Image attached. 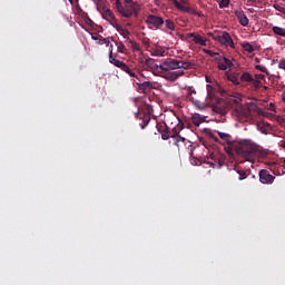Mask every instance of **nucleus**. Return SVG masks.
Wrapping results in <instances>:
<instances>
[{
  "label": "nucleus",
  "instance_id": "nucleus-1",
  "mask_svg": "<svg viewBox=\"0 0 285 285\" xmlns=\"http://www.w3.org/2000/svg\"><path fill=\"white\" fill-rule=\"evenodd\" d=\"M232 102L234 104V112L236 117H239L240 119H250L252 112H257L258 115H262V117H271L272 114L268 111L262 110L257 104L250 102L248 106L242 105V98H233Z\"/></svg>",
  "mask_w": 285,
  "mask_h": 285
},
{
  "label": "nucleus",
  "instance_id": "nucleus-2",
  "mask_svg": "<svg viewBox=\"0 0 285 285\" xmlns=\"http://www.w3.org/2000/svg\"><path fill=\"white\" fill-rule=\"evenodd\" d=\"M170 70H179V60L177 59L163 61L160 63L159 75H163L164 79H167V81H177V79L184 75V71L170 72Z\"/></svg>",
  "mask_w": 285,
  "mask_h": 285
},
{
  "label": "nucleus",
  "instance_id": "nucleus-3",
  "mask_svg": "<svg viewBox=\"0 0 285 285\" xmlns=\"http://www.w3.org/2000/svg\"><path fill=\"white\" fill-rule=\"evenodd\" d=\"M115 8L125 19H130V17L137 19L139 12H141V4H139V2L124 6L120 0H116Z\"/></svg>",
  "mask_w": 285,
  "mask_h": 285
},
{
  "label": "nucleus",
  "instance_id": "nucleus-4",
  "mask_svg": "<svg viewBox=\"0 0 285 285\" xmlns=\"http://www.w3.org/2000/svg\"><path fill=\"white\" fill-rule=\"evenodd\" d=\"M236 151L238 155H242L246 161H253L257 155V146L249 140H245L239 142L236 147Z\"/></svg>",
  "mask_w": 285,
  "mask_h": 285
},
{
  "label": "nucleus",
  "instance_id": "nucleus-5",
  "mask_svg": "<svg viewBox=\"0 0 285 285\" xmlns=\"http://www.w3.org/2000/svg\"><path fill=\"white\" fill-rule=\"evenodd\" d=\"M214 41H218L220 46H226L227 48H235V42H233V38L230 33L224 31L220 35L213 37Z\"/></svg>",
  "mask_w": 285,
  "mask_h": 285
},
{
  "label": "nucleus",
  "instance_id": "nucleus-6",
  "mask_svg": "<svg viewBox=\"0 0 285 285\" xmlns=\"http://www.w3.org/2000/svg\"><path fill=\"white\" fill-rule=\"evenodd\" d=\"M209 137H210V139H214V141H217L218 144H223V145L227 144L228 146H230V144H233V141L230 140V139H233L230 134L218 131V137H220L222 141L213 132H209Z\"/></svg>",
  "mask_w": 285,
  "mask_h": 285
},
{
  "label": "nucleus",
  "instance_id": "nucleus-7",
  "mask_svg": "<svg viewBox=\"0 0 285 285\" xmlns=\"http://www.w3.org/2000/svg\"><path fill=\"white\" fill-rule=\"evenodd\" d=\"M209 158L214 164L218 165V168H222L224 164H226V155L219 153V150H214L213 153L209 154Z\"/></svg>",
  "mask_w": 285,
  "mask_h": 285
},
{
  "label": "nucleus",
  "instance_id": "nucleus-8",
  "mask_svg": "<svg viewBox=\"0 0 285 285\" xmlns=\"http://www.w3.org/2000/svg\"><path fill=\"white\" fill-rule=\"evenodd\" d=\"M145 23H147L148 26H153L156 29H159L161 28V26H164L165 22L164 18L157 17L155 14H149L145 20Z\"/></svg>",
  "mask_w": 285,
  "mask_h": 285
},
{
  "label": "nucleus",
  "instance_id": "nucleus-9",
  "mask_svg": "<svg viewBox=\"0 0 285 285\" xmlns=\"http://www.w3.org/2000/svg\"><path fill=\"white\" fill-rule=\"evenodd\" d=\"M139 62L145 63V66H147V68H149V70H151L155 75H159L161 65H157V62H155V59L146 58L145 61L144 59H140Z\"/></svg>",
  "mask_w": 285,
  "mask_h": 285
},
{
  "label": "nucleus",
  "instance_id": "nucleus-10",
  "mask_svg": "<svg viewBox=\"0 0 285 285\" xmlns=\"http://www.w3.org/2000/svg\"><path fill=\"white\" fill-rule=\"evenodd\" d=\"M193 94L196 95L197 91H195V89H189V92L187 95V99H189V101H191L193 106H195V108L197 110H205L206 109V102H202L198 99H195V97H193Z\"/></svg>",
  "mask_w": 285,
  "mask_h": 285
},
{
  "label": "nucleus",
  "instance_id": "nucleus-11",
  "mask_svg": "<svg viewBox=\"0 0 285 285\" xmlns=\"http://www.w3.org/2000/svg\"><path fill=\"white\" fill-rule=\"evenodd\" d=\"M261 184H273L275 176L271 175L269 170L262 169L258 174Z\"/></svg>",
  "mask_w": 285,
  "mask_h": 285
},
{
  "label": "nucleus",
  "instance_id": "nucleus-12",
  "mask_svg": "<svg viewBox=\"0 0 285 285\" xmlns=\"http://www.w3.org/2000/svg\"><path fill=\"white\" fill-rule=\"evenodd\" d=\"M186 39H193V41H194V43H196V46L206 47V38L202 37L200 35H197L195 32L187 33Z\"/></svg>",
  "mask_w": 285,
  "mask_h": 285
},
{
  "label": "nucleus",
  "instance_id": "nucleus-13",
  "mask_svg": "<svg viewBox=\"0 0 285 285\" xmlns=\"http://www.w3.org/2000/svg\"><path fill=\"white\" fill-rule=\"evenodd\" d=\"M109 62L116 66V68H120V69L124 68L125 70L128 69V65H126V62L112 57V49H110Z\"/></svg>",
  "mask_w": 285,
  "mask_h": 285
},
{
  "label": "nucleus",
  "instance_id": "nucleus-14",
  "mask_svg": "<svg viewBox=\"0 0 285 285\" xmlns=\"http://www.w3.org/2000/svg\"><path fill=\"white\" fill-rule=\"evenodd\" d=\"M235 17L238 19L240 26H244V27L248 26L249 20H248V17H246V13H244V11L236 10Z\"/></svg>",
  "mask_w": 285,
  "mask_h": 285
},
{
  "label": "nucleus",
  "instance_id": "nucleus-15",
  "mask_svg": "<svg viewBox=\"0 0 285 285\" xmlns=\"http://www.w3.org/2000/svg\"><path fill=\"white\" fill-rule=\"evenodd\" d=\"M102 19H106V21H109V23L117 21L115 18V13L110 9H105V11L101 12Z\"/></svg>",
  "mask_w": 285,
  "mask_h": 285
},
{
  "label": "nucleus",
  "instance_id": "nucleus-16",
  "mask_svg": "<svg viewBox=\"0 0 285 285\" xmlns=\"http://www.w3.org/2000/svg\"><path fill=\"white\" fill-rule=\"evenodd\" d=\"M191 121H193L194 126L199 127V126H202V124H204V121H206V118L202 117V115H199V114H194L191 116Z\"/></svg>",
  "mask_w": 285,
  "mask_h": 285
},
{
  "label": "nucleus",
  "instance_id": "nucleus-17",
  "mask_svg": "<svg viewBox=\"0 0 285 285\" xmlns=\"http://www.w3.org/2000/svg\"><path fill=\"white\" fill-rule=\"evenodd\" d=\"M268 128H271V124L268 122H263L257 125V129L263 134V135H268Z\"/></svg>",
  "mask_w": 285,
  "mask_h": 285
},
{
  "label": "nucleus",
  "instance_id": "nucleus-18",
  "mask_svg": "<svg viewBox=\"0 0 285 285\" xmlns=\"http://www.w3.org/2000/svg\"><path fill=\"white\" fill-rule=\"evenodd\" d=\"M184 3H186V2L181 3V2H179L177 0H174V6H175V8H177V10H180L181 12H187L190 7H187Z\"/></svg>",
  "mask_w": 285,
  "mask_h": 285
},
{
  "label": "nucleus",
  "instance_id": "nucleus-19",
  "mask_svg": "<svg viewBox=\"0 0 285 285\" xmlns=\"http://www.w3.org/2000/svg\"><path fill=\"white\" fill-rule=\"evenodd\" d=\"M242 48L243 50H245V52H248L249 55H252V52H255V47L249 42L242 43Z\"/></svg>",
  "mask_w": 285,
  "mask_h": 285
},
{
  "label": "nucleus",
  "instance_id": "nucleus-20",
  "mask_svg": "<svg viewBox=\"0 0 285 285\" xmlns=\"http://www.w3.org/2000/svg\"><path fill=\"white\" fill-rule=\"evenodd\" d=\"M137 86H139L140 90H151L153 82L150 81L137 82Z\"/></svg>",
  "mask_w": 285,
  "mask_h": 285
},
{
  "label": "nucleus",
  "instance_id": "nucleus-21",
  "mask_svg": "<svg viewBox=\"0 0 285 285\" xmlns=\"http://www.w3.org/2000/svg\"><path fill=\"white\" fill-rule=\"evenodd\" d=\"M119 31V33L121 35V37H124V39L129 40L130 39V31L124 27H119L117 29Z\"/></svg>",
  "mask_w": 285,
  "mask_h": 285
},
{
  "label": "nucleus",
  "instance_id": "nucleus-22",
  "mask_svg": "<svg viewBox=\"0 0 285 285\" xmlns=\"http://www.w3.org/2000/svg\"><path fill=\"white\" fill-rule=\"evenodd\" d=\"M190 66H193V62L190 61H181L178 60V69H184V70H188L190 68Z\"/></svg>",
  "mask_w": 285,
  "mask_h": 285
},
{
  "label": "nucleus",
  "instance_id": "nucleus-23",
  "mask_svg": "<svg viewBox=\"0 0 285 285\" xmlns=\"http://www.w3.org/2000/svg\"><path fill=\"white\" fill-rule=\"evenodd\" d=\"M234 170H236V173L239 175L238 177L239 181H244V179H246L247 177L246 170L240 169L239 167H235Z\"/></svg>",
  "mask_w": 285,
  "mask_h": 285
},
{
  "label": "nucleus",
  "instance_id": "nucleus-24",
  "mask_svg": "<svg viewBox=\"0 0 285 285\" xmlns=\"http://www.w3.org/2000/svg\"><path fill=\"white\" fill-rule=\"evenodd\" d=\"M272 30L278 37H285V29L284 28H282V27H273Z\"/></svg>",
  "mask_w": 285,
  "mask_h": 285
},
{
  "label": "nucleus",
  "instance_id": "nucleus-25",
  "mask_svg": "<svg viewBox=\"0 0 285 285\" xmlns=\"http://www.w3.org/2000/svg\"><path fill=\"white\" fill-rule=\"evenodd\" d=\"M206 55H209V57H213L216 61H222V56L218 52H214L212 50H205Z\"/></svg>",
  "mask_w": 285,
  "mask_h": 285
},
{
  "label": "nucleus",
  "instance_id": "nucleus-26",
  "mask_svg": "<svg viewBox=\"0 0 285 285\" xmlns=\"http://www.w3.org/2000/svg\"><path fill=\"white\" fill-rule=\"evenodd\" d=\"M165 26L167 30H171V31H175V28H177V26H175V22L170 19L165 20Z\"/></svg>",
  "mask_w": 285,
  "mask_h": 285
},
{
  "label": "nucleus",
  "instance_id": "nucleus-27",
  "mask_svg": "<svg viewBox=\"0 0 285 285\" xmlns=\"http://www.w3.org/2000/svg\"><path fill=\"white\" fill-rule=\"evenodd\" d=\"M253 77L250 76V73L248 72H244L242 76H240V81H246L247 83H250L253 81Z\"/></svg>",
  "mask_w": 285,
  "mask_h": 285
},
{
  "label": "nucleus",
  "instance_id": "nucleus-28",
  "mask_svg": "<svg viewBox=\"0 0 285 285\" xmlns=\"http://www.w3.org/2000/svg\"><path fill=\"white\" fill-rule=\"evenodd\" d=\"M164 52H166L164 49L157 48L151 52V57H164Z\"/></svg>",
  "mask_w": 285,
  "mask_h": 285
},
{
  "label": "nucleus",
  "instance_id": "nucleus-29",
  "mask_svg": "<svg viewBox=\"0 0 285 285\" xmlns=\"http://www.w3.org/2000/svg\"><path fill=\"white\" fill-rule=\"evenodd\" d=\"M116 46L118 52L124 53V51L126 50V46H124V42H116Z\"/></svg>",
  "mask_w": 285,
  "mask_h": 285
},
{
  "label": "nucleus",
  "instance_id": "nucleus-30",
  "mask_svg": "<svg viewBox=\"0 0 285 285\" xmlns=\"http://www.w3.org/2000/svg\"><path fill=\"white\" fill-rule=\"evenodd\" d=\"M222 61L227 66V68H233V61H230V59L222 57Z\"/></svg>",
  "mask_w": 285,
  "mask_h": 285
},
{
  "label": "nucleus",
  "instance_id": "nucleus-31",
  "mask_svg": "<svg viewBox=\"0 0 285 285\" xmlns=\"http://www.w3.org/2000/svg\"><path fill=\"white\" fill-rule=\"evenodd\" d=\"M250 83H253L256 90H259V88L262 87V81L255 80V78H253V81Z\"/></svg>",
  "mask_w": 285,
  "mask_h": 285
},
{
  "label": "nucleus",
  "instance_id": "nucleus-32",
  "mask_svg": "<svg viewBox=\"0 0 285 285\" xmlns=\"http://www.w3.org/2000/svg\"><path fill=\"white\" fill-rule=\"evenodd\" d=\"M230 6V0H222L219 2V8H228Z\"/></svg>",
  "mask_w": 285,
  "mask_h": 285
},
{
  "label": "nucleus",
  "instance_id": "nucleus-33",
  "mask_svg": "<svg viewBox=\"0 0 285 285\" xmlns=\"http://www.w3.org/2000/svg\"><path fill=\"white\" fill-rule=\"evenodd\" d=\"M229 81H232V83H234L235 86H239V79L237 78V76H230Z\"/></svg>",
  "mask_w": 285,
  "mask_h": 285
},
{
  "label": "nucleus",
  "instance_id": "nucleus-34",
  "mask_svg": "<svg viewBox=\"0 0 285 285\" xmlns=\"http://www.w3.org/2000/svg\"><path fill=\"white\" fill-rule=\"evenodd\" d=\"M176 141H175V145L176 146H179V141H186V138H184V137H181V135H179V134H176Z\"/></svg>",
  "mask_w": 285,
  "mask_h": 285
},
{
  "label": "nucleus",
  "instance_id": "nucleus-35",
  "mask_svg": "<svg viewBox=\"0 0 285 285\" xmlns=\"http://www.w3.org/2000/svg\"><path fill=\"white\" fill-rule=\"evenodd\" d=\"M99 43L100 46H104V43H106V46H110V38H102V39H99Z\"/></svg>",
  "mask_w": 285,
  "mask_h": 285
},
{
  "label": "nucleus",
  "instance_id": "nucleus-36",
  "mask_svg": "<svg viewBox=\"0 0 285 285\" xmlns=\"http://www.w3.org/2000/svg\"><path fill=\"white\" fill-rule=\"evenodd\" d=\"M218 70L226 71V70H228V67L225 65V62H222V60H219Z\"/></svg>",
  "mask_w": 285,
  "mask_h": 285
},
{
  "label": "nucleus",
  "instance_id": "nucleus-37",
  "mask_svg": "<svg viewBox=\"0 0 285 285\" xmlns=\"http://www.w3.org/2000/svg\"><path fill=\"white\" fill-rule=\"evenodd\" d=\"M148 124H150V117H146L142 120V125H140L141 126V130H144V128H146V126H148Z\"/></svg>",
  "mask_w": 285,
  "mask_h": 285
},
{
  "label": "nucleus",
  "instance_id": "nucleus-38",
  "mask_svg": "<svg viewBox=\"0 0 285 285\" xmlns=\"http://www.w3.org/2000/svg\"><path fill=\"white\" fill-rule=\"evenodd\" d=\"M275 10L278 12H282V14H285V8L282 7L281 4H274Z\"/></svg>",
  "mask_w": 285,
  "mask_h": 285
},
{
  "label": "nucleus",
  "instance_id": "nucleus-39",
  "mask_svg": "<svg viewBox=\"0 0 285 285\" xmlns=\"http://www.w3.org/2000/svg\"><path fill=\"white\" fill-rule=\"evenodd\" d=\"M98 10L106 11V1H102V4H96Z\"/></svg>",
  "mask_w": 285,
  "mask_h": 285
},
{
  "label": "nucleus",
  "instance_id": "nucleus-40",
  "mask_svg": "<svg viewBox=\"0 0 285 285\" xmlns=\"http://www.w3.org/2000/svg\"><path fill=\"white\" fill-rule=\"evenodd\" d=\"M187 12L189 13V14H194L195 17H196V14H199V11H196L195 9H193V8H188L187 9Z\"/></svg>",
  "mask_w": 285,
  "mask_h": 285
},
{
  "label": "nucleus",
  "instance_id": "nucleus-41",
  "mask_svg": "<svg viewBox=\"0 0 285 285\" xmlns=\"http://www.w3.org/2000/svg\"><path fill=\"white\" fill-rule=\"evenodd\" d=\"M161 139H164V141H166V139H170V135H168V131L161 132Z\"/></svg>",
  "mask_w": 285,
  "mask_h": 285
},
{
  "label": "nucleus",
  "instance_id": "nucleus-42",
  "mask_svg": "<svg viewBox=\"0 0 285 285\" xmlns=\"http://www.w3.org/2000/svg\"><path fill=\"white\" fill-rule=\"evenodd\" d=\"M85 23H86L87 26H90V27L95 26V22H94L92 19H90V18H87V19L85 20Z\"/></svg>",
  "mask_w": 285,
  "mask_h": 285
},
{
  "label": "nucleus",
  "instance_id": "nucleus-43",
  "mask_svg": "<svg viewBox=\"0 0 285 285\" xmlns=\"http://www.w3.org/2000/svg\"><path fill=\"white\" fill-rule=\"evenodd\" d=\"M132 48H134V50H136L137 52H141V47H140L137 42H135V43L132 45Z\"/></svg>",
  "mask_w": 285,
  "mask_h": 285
},
{
  "label": "nucleus",
  "instance_id": "nucleus-44",
  "mask_svg": "<svg viewBox=\"0 0 285 285\" xmlns=\"http://www.w3.org/2000/svg\"><path fill=\"white\" fill-rule=\"evenodd\" d=\"M264 75H262V73H258V75H255V78H254V80H256V81H262L263 79H264Z\"/></svg>",
  "mask_w": 285,
  "mask_h": 285
},
{
  "label": "nucleus",
  "instance_id": "nucleus-45",
  "mask_svg": "<svg viewBox=\"0 0 285 285\" xmlns=\"http://www.w3.org/2000/svg\"><path fill=\"white\" fill-rule=\"evenodd\" d=\"M256 70H259L261 72H266V67L258 65L256 66Z\"/></svg>",
  "mask_w": 285,
  "mask_h": 285
},
{
  "label": "nucleus",
  "instance_id": "nucleus-46",
  "mask_svg": "<svg viewBox=\"0 0 285 285\" xmlns=\"http://www.w3.org/2000/svg\"><path fill=\"white\" fill-rule=\"evenodd\" d=\"M207 92H208L209 97H213V86L207 85Z\"/></svg>",
  "mask_w": 285,
  "mask_h": 285
},
{
  "label": "nucleus",
  "instance_id": "nucleus-47",
  "mask_svg": "<svg viewBox=\"0 0 285 285\" xmlns=\"http://www.w3.org/2000/svg\"><path fill=\"white\" fill-rule=\"evenodd\" d=\"M91 1H94L95 6H102L104 1L106 0H91Z\"/></svg>",
  "mask_w": 285,
  "mask_h": 285
},
{
  "label": "nucleus",
  "instance_id": "nucleus-48",
  "mask_svg": "<svg viewBox=\"0 0 285 285\" xmlns=\"http://www.w3.org/2000/svg\"><path fill=\"white\" fill-rule=\"evenodd\" d=\"M142 43H144V46H146L148 48L150 46V40L148 38H145L142 40Z\"/></svg>",
  "mask_w": 285,
  "mask_h": 285
},
{
  "label": "nucleus",
  "instance_id": "nucleus-49",
  "mask_svg": "<svg viewBox=\"0 0 285 285\" xmlns=\"http://www.w3.org/2000/svg\"><path fill=\"white\" fill-rule=\"evenodd\" d=\"M120 70H124V72H127V75H129L132 69H130V67L127 66V69L120 68Z\"/></svg>",
  "mask_w": 285,
  "mask_h": 285
},
{
  "label": "nucleus",
  "instance_id": "nucleus-50",
  "mask_svg": "<svg viewBox=\"0 0 285 285\" xmlns=\"http://www.w3.org/2000/svg\"><path fill=\"white\" fill-rule=\"evenodd\" d=\"M267 166H269V168H274V166H277V163L269 161V163H267Z\"/></svg>",
  "mask_w": 285,
  "mask_h": 285
},
{
  "label": "nucleus",
  "instance_id": "nucleus-51",
  "mask_svg": "<svg viewBox=\"0 0 285 285\" xmlns=\"http://www.w3.org/2000/svg\"><path fill=\"white\" fill-rule=\"evenodd\" d=\"M124 1H125L126 6H129V4L132 6V3H138V2H135L132 0H124Z\"/></svg>",
  "mask_w": 285,
  "mask_h": 285
},
{
  "label": "nucleus",
  "instance_id": "nucleus-52",
  "mask_svg": "<svg viewBox=\"0 0 285 285\" xmlns=\"http://www.w3.org/2000/svg\"><path fill=\"white\" fill-rule=\"evenodd\" d=\"M268 110H275V105L273 102L269 104Z\"/></svg>",
  "mask_w": 285,
  "mask_h": 285
},
{
  "label": "nucleus",
  "instance_id": "nucleus-53",
  "mask_svg": "<svg viewBox=\"0 0 285 285\" xmlns=\"http://www.w3.org/2000/svg\"><path fill=\"white\" fill-rule=\"evenodd\" d=\"M129 77H137V73H135V71H129Z\"/></svg>",
  "mask_w": 285,
  "mask_h": 285
},
{
  "label": "nucleus",
  "instance_id": "nucleus-54",
  "mask_svg": "<svg viewBox=\"0 0 285 285\" xmlns=\"http://www.w3.org/2000/svg\"><path fill=\"white\" fill-rule=\"evenodd\" d=\"M91 39H92L94 41H98L99 37L92 35V36H91Z\"/></svg>",
  "mask_w": 285,
  "mask_h": 285
},
{
  "label": "nucleus",
  "instance_id": "nucleus-55",
  "mask_svg": "<svg viewBox=\"0 0 285 285\" xmlns=\"http://www.w3.org/2000/svg\"><path fill=\"white\" fill-rule=\"evenodd\" d=\"M249 3H256L257 0H248Z\"/></svg>",
  "mask_w": 285,
  "mask_h": 285
},
{
  "label": "nucleus",
  "instance_id": "nucleus-56",
  "mask_svg": "<svg viewBox=\"0 0 285 285\" xmlns=\"http://www.w3.org/2000/svg\"><path fill=\"white\" fill-rule=\"evenodd\" d=\"M196 17H203L202 12H198V14H196Z\"/></svg>",
  "mask_w": 285,
  "mask_h": 285
},
{
  "label": "nucleus",
  "instance_id": "nucleus-57",
  "mask_svg": "<svg viewBox=\"0 0 285 285\" xmlns=\"http://www.w3.org/2000/svg\"><path fill=\"white\" fill-rule=\"evenodd\" d=\"M180 130H184V125H181Z\"/></svg>",
  "mask_w": 285,
  "mask_h": 285
},
{
  "label": "nucleus",
  "instance_id": "nucleus-58",
  "mask_svg": "<svg viewBox=\"0 0 285 285\" xmlns=\"http://www.w3.org/2000/svg\"><path fill=\"white\" fill-rule=\"evenodd\" d=\"M169 1H171L173 3H175V0H169Z\"/></svg>",
  "mask_w": 285,
  "mask_h": 285
},
{
  "label": "nucleus",
  "instance_id": "nucleus-59",
  "mask_svg": "<svg viewBox=\"0 0 285 285\" xmlns=\"http://www.w3.org/2000/svg\"><path fill=\"white\" fill-rule=\"evenodd\" d=\"M78 10H81V8H80V7H78Z\"/></svg>",
  "mask_w": 285,
  "mask_h": 285
}]
</instances>
